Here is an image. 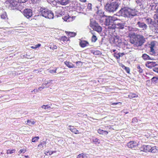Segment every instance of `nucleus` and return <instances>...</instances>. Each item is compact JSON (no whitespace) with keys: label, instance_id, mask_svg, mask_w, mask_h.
Wrapping results in <instances>:
<instances>
[{"label":"nucleus","instance_id":"55","mask_svg":"<svg viewBox=\"0 0 158 158\" xmlns=\"http://www.w3.org/2000/svg\"><path fill=\"white\" fill-rule=\"evenodd\" d=\"M56 151H52V152H51V153H49V155H52L53 153H56Z\"/></svg>","mask_w":158,"mask_h":158},{"label":"nucleus","instance_id":"15","mask_svg":"<svg viewBox=\"0 0 158 158\" xmlns=\"http://www.w3.org/2000/svg\"><path fill=\"white\" fill-rule=\"evenodd\" d=\"M127 54V53L124 52H119L118 53L115 52L114 54V56L116 59H119L120 57H122Z\"/></svg>","mask_w":158,"mask_h":158},{"label":"nucleus","instance_id":"6","mask_svg":"<svg viewBox=\"0 0 158 158\" xmlns=\"http://www.w3.org/2000/svg\"><path fill=\"white\" fill-rule=\"evenodd\" d=\"M90 26L94 30L99 33L102 31V27L95 21L91 22L90 24Z\"/></svg>","mask_w":158,"mask_h":158},{"label":"nucleus","instance_id":"54","mask_svg":"<svg viewBox=\"0 0 158 158\" xmlns=\"http://www.w3.org/2000/svg\"><path fill=\"white\" fill-rule=\"evenodd\" d=\"M118 103L122 104V102H116V103H113L112 104V105H115L118 104Z\"/></svg>","mask_w":158,"mask_h":158},{"label":"nucleus","instance_id":"3","mask_svg":"<svg viewBox=\"0 0 158 158\" xmlns=\"http://www.w3.org/2000/svg\"><path fill=\"white\" fill-rule=\"evenodd\" d=\"M40 13L43 17L49 19H52L54 17V14L48 9L41 7L40 9Z\"/></svg>","mask_w":158,"mask_h":158},{"label":"nucleus","instance_id":"17","mask_svg":"<svg viewBox=\"0 0 158 158\" xmlns=\"http://www.w3.org/2000/svg\"><path fill=\"white\" fill-rule=\"evenodd\" d=\"M145 42V40L144 37L139 35V46L142 45Z\"/></svg>","mask_w":158,"mask_h":158},{"label":"nucleus","instance_id":"16","mask_svg":"<svg viewBox=\"0 0 158 158\" xmlns=\"http://www.w3.org/2000/svg\"><path fill=\"white\" fill-rule=\"evenodd\" d=\"M79 45L81 48H84L89 45V42L85 40H81L79 42Z\"/></svg>","mask_w":158,"mask_h":158},{"label":"nucleus","instance_id":"39","mask_svg":"<svg viewBox=\"0 0 158 158\" xmlns=\"http://www.w3.org/2000/svg\"><path fill=\"white\" fill-rule=\"evenodd\" d=\"M15 152V149L10 150L8 149L7 150V153L8 154H12Z\"/></svg>","mask_w":158,"mask_h":158},{"label":"nucleus","instance_id":"26","mask_svg":"<svg viewBox=\"0 0 158 158\" xmlns=\"http://www.w3.org/2000/svg\"><path fill=\"white\" fill-rule=\"evenodd\" d=\"M49 47L51 49L54 50L56 49L57 48V46L54 44L53 43H51L49 44Z\"/></svg>","mask_w":158,"mask_h":158},{"label":"nucleus","instance_id":"41","mask_svg":"<svg viewBox=\"0 0 158 158\" xmlns=\"http://www.w3.org/2000/svg\"><path fill=\"white\" fill-rule=\"evenodd\" d=\"M93 141L95 143H100L99 139L97 138H95V139H93Z\"/></svg>","mask_w":158,"mask_h":158},{"label":"nucleus","instance_id":"21","mask_svg":"<svg viewBox=\"0 0 158 158\" xmlns=\"http://www.w3.org/2000/svg\"><path fill=\"white\" fill-rule=\"evenodd\" d=\"M63 19L65 21L67 22L72 21L73 20V16L71 17L69 15L65 16Z\"/></svg>","mask_w":158,"mask_h":158},{"label":"nucleus","instance_id":"28","mask_svg":"<svg viewBox=\"0 0 158 158\" xmlns=\"http://www.w3.org/2000/svg\"><path fill=\"white\" fill-rule=\"evenodd\" d=\"M60 41H63L65 42L69 41V38L67 37L66 36H62L60 38Z\"/></svg>","mask_w":158,"mask_h":158},{"label":"nucleus","instance_id":"52","mask_svg":"<svg viewBox=\"0 0 158 158\" xmlns=\"http://www.w3.org/2000/svg\"><path fill=\"white\" fill-rule=\"evenodd\" d=\"M48 106V105H43L41 106V107L44 109H46V106Z\"/></svg>","mask_w":158,"mask_h":158},{"label":"nucleus","instance_id":"23","mask_svg":"<svg viewBox=\"0 0 158 158\" xmlns=\"http://www.w3.org/2000/svg\"><path fill=\"white\" fill-rule=\"evenodd\" d=\"M98 134L102 135H107L108 133V132L106 131L103 130L101 129H99L98 130Z\"/></svg>","mask_w":158,"mask_h":158},{"label":"nucleus","instance_id":"47","mask_svg":"<svg viewBox=\"0 0 158 158\" xmlns=\"http://www.w3.org/2000/svg\"><path fill=\"white\" fill-rule=\"evenodd\" d=\"M32 2L34 3H36L39 2L41 0H31Z\"/></svg>","mask_w":158,"mask_h":158},{"label":"nucleus","instance_id":"40","mask_svg":"<svg viewBox=\"0 0 158 158\" xmlns=\"http://www.w3.org/2000/svg\"><path fill=\"white\" fill-rule=\"evenodd\" d=\"M131 42L134 44V47H136V46L137 47V42H135V41H134L133 40H132V39H131L130 40Z\"/></svg>","mask_w":158,"mask_h":158},{"label":"nucleus","instance_id":"42","mask_svg":"<svg viewBox=\"0 0 158 158\" xmlns=\"http://www.w3.org/2000/svg\"><path fill=\"white\" fill-rule=\"evenodd\" d=\"M129 97L131 98L136 97V95L133 93H131L129 95Z\"/></svg>","mask_w":158,"mask_h":158},{"label":"nucleus","instance_id":"9","mask_svg":"<svg viewBox=\"0 0 158 158\" xmlns=\"http://www.w3.org/2000/svg\"><path fill=\"white\" fill-rule=\"evenodd\" d=\"M23 14L25 17L28 19L32 16V10L30 9H25L23 11Z\"/></svg>","mask_w":158,"mask_h":158},{"label":"nucleus","instance_id":"38","mask_svg":"<svg viewBox=\"0 0 158 158\" xmlns=\"http://www.w3.org/2000/svg\"><path fill=\"white\" fill-rule=\"evenodd\" d=\"M108 28L110 29H114L116 27V25L115 24H111L110 25H108Z\"/></svg>","mask_w":158,"mask_h":158},{"label":"nucleus","instance_id":"22","mask_svg":"<svg viewBox=\"0 0 158 158\" xmlns=\"http://www.w3.org/2000/svg\"><path fill=\"white\" fill-rule=\"evenodd\" d=\"M142 57L145 60H154L153 58L150 57L149 56L147 55L146 54H143Z\"/></svg>","mask_w":158,"mask_h":158},{"label":"nucleus","instance_id":"34","mask_svg":"<svg viewBox=\"0 0 158 158\" xmlns=\"http://www.w3.org/2000/svg\"><path fill=\"white\" fill-rule=\"evenodd\" d=\"M117 27L122 29L124 28V25L122 23H118L116 25Z\"/></svg>","mask_w":158,"mask_h":158},{"label":"nucleus","instance_id":"57","mask_svg":"<svg viewBox=\"0 0 158 158\" xmlns=\"http://www.w3.org/2000/svg\"><path fill=\"white\" fill-rule=\"evenodd\" d=\"M112 18H112V19L113 20H113V22L114 21L116 20H117V18H114V17H112Z\"/></svg>","mask_w":158,"mask_h":158},{"label":"nucleus","instance_id":"48","mask_svg":"<svg viewBox=\"0 0 158 158\" xmlns=\"http://www.w3.org/2000/svg\"><path fill=\"white\" fill-rule=\"evenodd\" d=\"M155 46V43L153 42H152L150 44V48H154Z\"/></svg>","mask_w":158,"mask_h":158},{"label":"nucleus","instance_id":"13","mask_svg":"<svg viewBox=\"0 0 158 158\" xmlns=\"http://www.w3.org/2000/svg\"><path fill=\"white\" fill-rule=\"evenodd\" d=\"M0 15L2 19H8L6 12L3 10H0Z\"/></svg>","mask_w":158,"mask_h":158},{"label":"nucleus","instance_id":"19","mask_svg":"<svg viewBox=\"0 0 158 158\" xmlns=\"http://www.w3.org/2000/svg\"><path fill=\"white\" fill-rule=\"evenodd\" d=\"M69 127H70L69 128V130H70L72 132L75 134H78L80 133L79 131L77 130L73 126L70 125L69 126Z\"/></svg>","mask_w":158,"mask_h":158},{"label":"nucleus","instance_id":"18","mask_svg":"<svg viewBox=\"0 0 158 158\" xmlns=\"http://www.w3.org/2000/svg\"><path fill=\"white\" fill-rule=\"evenodd\" d=\"M112 16H109L108 18L106 19V25H110L111 23H113Z\"/></svg>","mask_w":158,"mask_h":158},{"label":"nucleus","instance_id":"49","mask_svg":"<svg viewBox=\"0 0 158 158\" xmlns=\"http://www.w3.org/2000/svg\"><path fill=\"white\" fill-rule=\"evenodd\" d=\"M56 70H57V68H56L55 70H50L49 71V72L50 73H56Z\"/></svg>","mask_w":158,"mask_h":158},{"label":"nucleus","instance_id":"35","mask_svg":"<svg viewBox=\"0 0 158 158\" xmlns=\"http://www.w3.org/2000/svg\"><path fill=\"white\" fill-rule=\"evenodd\" d=\"M97 40V37L94 35H93L91 38V41L92 42H95L96 40Z\"/></svg>","mask_w":158,"mask_h":158},{"label":"nucleus","instance_id":"25","mask_svg":"<svg viewBox=\"0 0 158 158\" xmlns=\"http://www.w3.org/2000/svg\"><path fill=\"white\" fill-rule=\"evenodd\" d=\"M87 155L86 153H82L78 155L77 158H88Z\"/></svg>","mask_w":158,"mask_h":158},{"label":"nucleus","instance_id":"43","mask_svg":"<svg viewBox=\"0 0 158 158\" xmlns=\"http://www.w3.org/2000/svg\"><path fill=\"white\" fill-rule=\"evenodd\" d=\"M154 18L158 23V14H155L154 15Z\"/></svg>","mask_w":158,"mask_h":158},{"label":"nucleus","instance_id":"45","mask_svg":"<svg viewBox=\"0 0 158 158\" xmlns=\"http://www.w3.org/2000/svg\"><path fill=\"white\" fill-rule=\"evenodd\" d=\"M76 65L78 66H81L82 65V63L81 61H77L76 62Z\"/></svg>","mask_w":158,"mask_h":158},{"label":"nucleus","instance_id":"11","mask_svg":"<svg viewBox=\"0 0 158 158\" xmlns=\"http://www.w3.org/2000/svg\"><path fill=\"white\" fill-rule=\"evenodd\" d=\"M138 144L135 141H131L127 144V146L130 148H134L138 146Z\"/></svg>","mask_w":158,"mask_h":158},{"label":"nucleus","instance_id":"24","mask_svg":"<svg viewBox=\"0 0 158 158\" xmlns=\"http://www.w3.org/2000/svg\"><path fill=\"white\" fill-rule=\"evenodd\" d=\"M64 63L69 68H71L75 67L74 65L69 61H65L64 62Z\"/></svg>","mask_w":158,"mask_h":158},{"label":"nucleus","instance_id":"20","mask_svg":"<svg viewBox=\"0 0 158 158\" xmlns=\"http://www.w3.org/2000/svg\"><path fill=\"white\" fill-rule=\"evenodd\" d=\"M139 78H141L144 79L146 77V76L144 75V74H142L143 70L140 68V67L139 66Z\"/></svg>","mask_w":158,"mask_h":158},{"label":"nucleus","instance_id":"63","mask_svg":"<svg viewBox=\"0 0 158 158\" xmlns=\"http://www.w3.org/2000/svg\"><path fill=\"white\" fill-rule=\"evenodd\" d=\"M43 144H46V142L45 141H43Z\"/></svg>","mask_w":158,"mask_h":158},{"label":"nucleus","instance_id":"27","mask_svg":"<svg viewBox=\"0 0 158 158\" xmlns=\"http://www.w3.org/2000/svg\"><path fill=\"white\" fill-rule=\"evenodd\" d=\"M147 25L144 23H141L139 22V27L143 29H146Z\"/></svg>","mask_w":158,"mask_h":158},{"label":"nucleus","instance_id":"36","mask_svg":"<svg viewBox=\"0 0 158 158\" xmlns=\"http://www.w3.org/2000/svg\"><path fill=\"white\" fill-rule=\"evenodd\" d=\"M158 80V77H153L151 81L152 82H153L156 83L157 81Z\"/></svg>","mask_w":158,"mask_h":158},{"label":"nucleus","instance_id":"37","mask_svg":"<svg viewBox=\"0 0 158 158\" xmlns=\"http://www.w3.org/2000/svg\"><path fill=\"white\" fill-rule=\"evenodd\" d=\"M39 139V136H35L32 139V141L33 142H35Z\"/></svg>","mask_w":158,"mask_h":158},{"label":"nucleus","instance_id":"62","mask_svg":"<svg viewBox=\"0 0 158 158\" xmlns=\"http://www.w3.org/2000/svg\"><path fill=\"white\" fill-rule=\"evenodd\" d=\"M41 89H44V88H42V87H40L39 88V89H40V90H41Z\"/></svg>","mask_w":158,"mask_h":158},{"label":"nucleus","instance_id":"58","mask_svg":"<svg viewBox=\"0 0 158 158\" xmlns=\"http://www.w3.org/2000/svg\"><path fill=\"white\" fill-rule=\"evenodd\" d=\"M38 147H41V148H43L42 143H41L38 145Z\"/></svg>","mask_w":158,"mask_h":158},{"label":"nucleus","instance_id":"61","mask_svg":"<svg viewBox=\"0 0 158 158\" xmlns=\"http://www.w3.org/2000/svg\"><path fill=\"white\" fill-rule=\"evenodd\" d=\"M51 108L50 106H48H48H46V108H48H48Z\"/></svg>","mask_w":158,"mask_h":158},{"label":"nucleus","instance_id":"2","mask_svg":"<svg viewBox=\"0 0 158 158\" xmlns=\"http://www.w3.org/2000/svg\"><path fill=\"white\" fill-rule=\"evenodd\" d=\"M139 150H140V151H139L140 154H142L143 153L141 152H150L153 153H156L157 152V149L156 148V147H152L149 145H143L140 147Z\"/></svg>","mask_w":158,"mask_h":158},{"label":"nucleus","instance_id":"5","mask_svg":"<svg viewBox=\"0 0 158 158\" xmlns=\"http://www.w3.org/2000/svg\"><path fill=\"white\" fill-rule=\"evenodd\" d=\"M142 1V0H139V6L140 7V8L142 11L140 13L139 12V20L141 21H144L146 20V13L144 10L143 9H144V8L143 7V5L141 3Z\"/></svg>","mask_w":158,"mask_h":158},{"label":"nucleus","instance_id":"51","mask_svg":"<svg viewBox=\"0 0 158 158\" xmlns=\"http://www.w3.org/2000/svg\"><path fill=\"white\" fill-rule=\"evenodd\" d=\"M150 54L151 55H154V56L156 55V52H152L150 51Z\"/></svg>","mask_w":158,"mask_h":158},{"label":"nucleus","instance_id":"14","mask_svg":"<svg viewBox=\"0 0 158 158\" xmlns=\"http://www.w3.org/2000/svg\"><path fill=\"white\" fill-rule=\"evenodd\" d=\"M56 2L59 4L65 6L69 2V0H56Z\"/></svg>","mask_w":158,"mask_h":158},{"label":"nucleus","instance_id":"4","mask_svg":"<svg viewBox=\"0 0 158 158\" xmlns=\"http://www.w3.org/2000/svg\"><path fill=\"white\" fill-rule=\"evenodd\" d=\"M117 2L115 1L110 4H107L105 6L106 10L109 12H113L116 10L118 7Z\"/></svg>","mask_w":158,"mask_h":158},{"label":"nucleus","instance_id":"31","mask_svg":"<svg viewBox=\"0 0 158 158\" xmlns=\"http://www.w3.org/2000/svg\"><path fill=\"white\" fill-rule=\"evenodd\" d=\"M26 124H28L29 126H31V125H34L35 123V122L34 121H31L29 120L27 121Z\"/></svg>","mask_w":158,"mask_h":158},{"label":"nucleus","instance_id":"12","mask_svg":"<svg viewBox=\"0 0 158 158\" xmlns=\"http://www.w3.org/2000/svg\"><path fill=\"white\" fill-rule=\"evenodd\" d=\"M146 20H147L150 24L153 25L155 27V29L156 31V32L158 33V24H156L154 22L152 21V19L150 18L147 19Z\"/></svg>","mask_w":158,"mask_h":158},{"label":"nucleus","instance_id":"8","mask_svg":"<svg viewBox=\"0 0 158 158\" xmlns=\"http://www.w3.org/2000/svg\"><path fill=\"white\" fill-rule=\"evenodd\" d=\"M110 42L116 44H119L121 42V40L119 39V37L118 36H112L110 38Z\"/></svg>","mask_w":158,"mask_h":158},{"label":"nucleus","instance_id":"32","mask_svg":"<svg viewBox=\"0 0 158 158\" xmlns=\"http://www.w3.org/2000/svg\"><path fill=\"white\" fill-rule=\"evenodd\" d=\"M130 17L131 16H134L136 15V14L135 13V10H133L132 9H131L130 11Z\"/></svg>","mask_w":158,"mask_h":158},{"label":"nucleus","instance_id":"60","mask_svg":"<svg viewBox=\"0 0 158 158\" xmlns=\"http://www.w3.org/2000/svg\"><path fill=\"white\" fill-rule=\"evenodd\" d=\"M156 10L157 12L158 13V5L156 7Z\"/></svg>","mask_w":158,"mask_h":158},{"label":"nucleus","instance_id":"7","mask_svg":"<svg viewBox=\"0 0 158 158\" xmlns=\"http://www.w3.org/2000/svg\"><path fill=\"white\" fill-rule=\"evenodd\" d=\"M131 9L124 7L122 8L119 11L122 15L125 17H130Z\"/></svg>","mask_w":158,"mask_h":158},{"label":"nucleus","instance_id":"44","mask_svg":"<svg viewBox=\"0 0 158 158\" xmlns=\"http://www.w3.org/2000/svg\"><path fill=\"white\" fill-rule=\"evenodd\" d=\"M154 4L155 5L151 4L150 5V6H151L152 7L151 9L153 10L156 9L157 6V5H156L155 4Z\"/></svg>","mask_w":158,"mask_h":158},{"label":"nucleus","instance_id":"1","mask_svg":"<svg viewBox=\"0 0 158 158\" xmlns=\"http://www.w3.org/2000/svg\"><path fill=\"white\" fill-rule=\"evenodd\" d=\"M6 6L9 7L12 10H17L20 11L24 8V6L22 4L15 0H7L5 3Z\"/></svg>","mask_w":158,"mask_h":158},{"label":"nucleus","instance_id":"64","mask_svg":"<svg viewBox=\"0 0 158 158\" xmlns=\"http://www.w3.org/2000/svg\"><path fill=\"white\" fill-rule=\"evenodd\" d=\"M112 51H113V52H114L116 51V49H113L112 50Z\"/></svg>","mask_w":158,"mask_h":158},{"label":"nucleus","instance_id":"59","mask_svg":"<svg viewBox=\"0 0 158 158\" xmlns=\"http://www.w3.org/2000/svg\"><path fill=\"white\" fill-rule=\"evenodd\" d=\"M81 2H86V0H79Z\"/></svg>","mask_w":158,"mask_h":158},{"label":"nucleus","instance_id":"46","mask_svg":"<svg viewBox=\"0 0 158 158\" xmlns=\"http://www.w3.org/2000/svg\"><path fill=\"white\" fill-rule=\"evenodd\" d=\"M26 151V149H20L19 152V154H21L22 152L24 153Z\"/></svg>","mask_w":158,"mask_h":158},{"label":"nucleus","instance_id":"10","mask_svg":"<svg viewBox=\"0 0 158 158\" xmlns=\"http://www.w3.org/2000/svg\"><path fill=\"white\" fill-rule=\"evenodd\" d=\"M145 65L147 67L150 69H152L155 66H158L157 63L153 61H147Z\"/></svg>","mask_w":158,"mask_h":158},{"label":"nucleus","instance_id":"29","mask_svg":"<svg viewBox=\"0 0 158 158\" xmlns=\"http://www.w3.org/2000/svg\"><path fill=\"white\" fill-rule=\"evenodd\" d=\"M121 66L123 69L125 70L126 71L127 73H130V69L129 67H126L125 65L123 64H121Z\"/></svg>","mask_w":158,"mask_h":158},{"label":"nucleus","instance_id":"50","mask_svg":"<svg viewBox=\"0 0 158 158\" xmlns=\"http://www.w3.org/2000/svg\"><path fill=\"white\" fill-rule=\"evenodd\" d=\"M27 0H18V2L20 3H23L27 1Z\"/></svg>","mask_w":158,"mask_h":158},{"label":"nucleus","instance_id":"56","mask_svg":"<svg viewBox=\"0 0 158 158\" xmlns=\"http://www.w3.org/2000/svg\"><path fill=\"white\" fill-rule=\"evenodd\" d=\"M150 52H155V51L154 50V49L153 48H150Z\"/></svg>","mask_w":158,"mask_h":158},{"label":"nucleus","instance_id":"33","mask_svg":"<svg viewBox=\"0 0 158 158\" xmlns=\"http://www.w3.org/2000/svg\"><path fill=\"white\" fill-rule=\"evenodd\" d=\"M41 46V44H38L35 45V46H32L31 47V48L33 49H36L40 47Z\"/></svg>","mask_w":158,"mask_h":158},{"label":"nucleus","instance_id":"53","mask_svg":"<svg viewBox=\"0 0 158 158\" xmlns=\"http://www.w3.org/2000/svg\"><path fill=\"white\" fill-rule=\"evenodd\" d=\"M106 127V128H106L107 129L108 128L109 129H110V130H113V128L111 127V126H110H110H106V127Z\"/></svg>","mask_w":158,"mask_h":158},{"label":"nucleus","instance_id":"30","mask_svg":"<svg viewBox=\"0 0 158 158\" xmlns=\"http://www.w3.org/2000/svg\"><path fill=\"white\" fill-rule=\"evenodd\" d=\"M68 35L70 37H73L76 35V33L74 32H68Z\"/></svg>","mask_w":158,"mask_h":158}]
</instances>
